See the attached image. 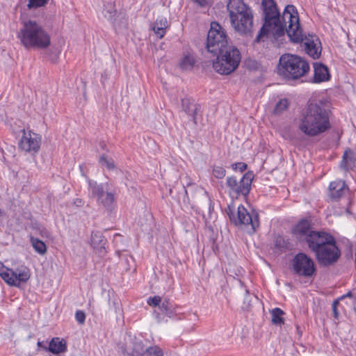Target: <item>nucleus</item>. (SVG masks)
Segmentation results:
<instances>
[{
  "instance_id": "nucleus-1",
  "label": "nucleus",
  "mask_w": 356,
  "mask_h": 356,
  "mask_svg": "<svg viewBox=\"0 0 356 356\" xmlns=\"http://www.w3.org/2000/svg\"><path fill=\"white\" fill-rule=\"evenodd\" d=\"M261 7L264 22L255 42L264 40V37L268 35L277 39L286 33L293 42L299 43L305 40V49L307 54L314 59L320 57L322 50L321 42L316 35L304 38L298 13L294 6L287 5L282 15H280L274 0H262Z\"/></svg>"
},
{
  "instance_id": "nucleus-11",
  "label": "nucleus",
  "mask_w": 356,
  "mask_h": 356,
  "mask_svg": "<svg viewBox=\"0 0 356 356\" xmlns=\"http://www.w3.org/2000/svg\"><path fill=\"white\" fill-rule=\"evenodd\" d=\"M295 273L303 277H312L315 271L313 260L305 253L297 254L292 261Z\"/></svg>"
},
{
  "instance_id": "nucleus-19",
  "label": "nucleus",
  "mask_w": 356,
  "mask_h": 356,
  "mask_svg": "<svg viewBox=\"0 0 356 356\" xmlns=\"http://www.w3.org/2000/svg\"><path fill=\"white\" fill-rule=\"evenodd\" d=\"M312 229L311 222L308 220H302L300 221L294 229V234L299 240L305 241L310 232H313Z\"/></svg>"
},
{
  "instance_id": "nucleus-24",
  "label": "nucleus",
  "mask_w": 356,
  "mask_h": 356,
  "mask_svg": "<svg viewBox=\"0 0 356 356\" xmlns=\"http://www.w3.org/2000/svg\"><path fill=\"white\" fill-rule=\"evenodd\" d=\"M188 198L193 200L206 199L207 194L206 191L200 186H191L186 190Z\"/></svg>"
},
{
  "instance_id": "nucleus-34",
  "label": "nucleus",
  "mask_w": 356,
  "mask_h": 356,
  "mask_svg": "<svg viewBox=\"0 0 356 356\" xmlns=\"http://www.w3.org/2000/svg\"><path fill=\"white\" fill-rule=\"evenodd\" d=\"M48 1L49 0H29L27 6L29 9L37 8L44 6Z\"/></svg>"
},
{
  "instance_id": "nucleus-38",
  "label": "nucleus",
  "mask_w": 356,
  "mask_h": 356,
  "mask_svg": "<svg viewBox=\"0 0 356 356\" xmlns=\"http://www.w3.org/2000/svg\"><path fill=\"white\" fill-rule=\"evenodd\" d=\"M232 167L235 170H238L239 171L243 172L245 170H246L248 165L246 163H245L243 162H238V163L232 164Z\"/></svg>"
},
{
  "instance_id": "nucleus-17",
  "label": "nucleus",
  "mask_w": 356,
  "mask_h": 356,
  "mask_svg": "<svg viewBox=\"0 0 356 356\" xmlns=\"http://www.w3.org/2000/svg\"><path fill=\"white\" fill-rule=\"evenodd\" d=\"M349 188L343 180L338 179L330 182L328 194L332 199L345 198L349 193Z\"/></svg>"
},
{
  "instance_id": "nucleus-42",
  "label": "nucleus",
  "mask_w": 356,
  "mask_h": 356,
  "mask_svg": "<svg viewBox=\"0 0 356 356\" xmlns=\"http://www.w3.org/2000/svg\"><path fill=\"white\" fill-rule=\"evenodd\" d=\"M40 233H41V235L43 237H49V232H48V230H47L46 229H42L41 231H40Z\"/></svg>"
},
{
  "instance_id": "nucleus-8",
  "label": "nucleus",
  "mask_w": 356,
  "mask_h": 356,
  "mask_svg": "<svg viewBox=\"0 0 356 356\" xmlns=\"http://www.w3.org/2000/svg\"><path fill=\"white\" fill-rule=\"evenodd\" d=\"M228 209L229 211L228 215L229 216L230 220L236 225L247 226L248 227V233H254L256 229L259 227V222L257 213L252 216L244 206L239 205L237 210V216L235 217L231 211V205H228Z\"/></svg>"
},
{
  "instance_id": "nucleus-15",
  "label": "nucleus",
  "mask_w": 356,
  "mask_h": 356,
  "mask_svg": "<svg viewBox=\"0 0 356 356\" xmlns=\"http://www.w3.org/2000/svg\"><path fill=\"white\" fill-rule=\"evenodd\" d=\"M254 175L251 172L245 173L241 181L233 189L229 190V195L232 199H238L241 195L246 197L250 193L251 184Z\"/></svg>"
},
{
  "instance_id": "nucleus-12",
  "label": "nucleus",
  "mask_w": 356,
  "mask_h": 356,
  "mask_svg": "<svg viewBox=\"0 0 356 356\" xmlns=\"http://www.w3.org/2000/svg\"><path fill=\"white\" fill-rule=\"evenodd\" d=\"M232 26L241 35H251L253 29V14H243L238 17H232Z\"/></svg>"
},
{
  "instance_id": "nucleus-7",
  "label": "nucleus",
  "mask_w": 356,
  "mask_h": 356,
  "mask_svg": "<svg viewBox=\"0 0 356 356\" xmlns=\"http://www.w3.org/2000/svg\"><path fill=\"white\" fill-rule=\"evenodd\" d=\"M0 276L10 286H19L30 278L29 269L26 266L16 268L15 270L6 268L0 262Z\"/></svg>"
},
{
  "instance_id": "nucleus-25",
  "label": "nucleus",
  "mask_w": 356,
  "mask_h": 356,
  "mask_svg": "<svg viewBox=\"0 0 356 356\" xmlns=\"http://www.w3.org/2000/svg\"><path fill=\"white\" fill-rule=\"evenodd\" d=\"M353 152L350 149L344 152L340 166L344 170L353 169L355 167V160L353 159Z\"/></svg>"
},
{
  "instance_id": "nucleus-41",
  "label": "nucleus",
  "mask_w": 356,
  "mask_h": 356,
  "mask_svg": "<svg viewBox=\"0 0 356 356\" xmlns=\"http://www.w3.org/2000/svg\"><path fill=\"white\" fill-rule=\"evenodd\" d=\"M200 7H205L208 4V0H191Z\"/></svg>"
},
{
  "instance_id": "nucleus-33",
  "label": "nucleus",
  "mask_w": 356,
  "mask_h": 356,
  "mask_svg": "<svg viewBox=\"0 0 356 356\" xmlns=\"http://www.w3.org/2000/svg\"><path fill=\"white\" fill-rule=\"evenodd\" d=\"M289 106V101L287 99L284 98L280 99L275 105L274 108V113L276 114H280L282 113L284 110H286Z\"/></svg>"
},
{
  "instance_id": "nucleus-40",
  "label": "nucleus",
  "mask_w": 356,
  "mask_h": 356,
  "mask_svg": "<svg viewBox=\"0 0 356 356\" xmlns=\"http://www.w3.org/2000/svg\"><path fill=\"white\" fill-rule=\"evenodd\" d=\"M75 317L76 321L81 324H83L86 319V315L82 311H77L76 312Z\"/></svg>"
},
{
  "instance_id": "nucleus-28",
  "label": "nucleus",
  "mask_w": 356,
  "mask_h": 356,
  "mask_svg": "<svg viewBox=\"0 0 356 356\" xmlns=\"http://www.w3.org/2000/svg\"><path fill=\"white\" fill-rule=\"evenodd\" d=\"M160 311L169 318H172L177 315L175 307L168 300H164L159 306Z\"/></svg>"
},
{
  "instance_id": "nucleus-22",
  "label": "nucleus",
  "mask_w": 356,
  "mask_h": 356,
  "mask_svg": "<svg viewBox=\"0 0 356 356\" xmlns=\"http://www.w3.org/2000/svg\"><path fill=\"white\" fill-rule=\"evenodd\" d=\"M168 26L169 25L167 19L161 17L155 21L152 29L156 36L161 39L165 34V31Z\"/></svg>"
},
{
  "instance_id": "nucleus-26",
  "label": "nucleus",
  "mask_w": 356,
  "mask_h": 356,
  "mask_svg": "<svg viewBox=\"0 0 356 356\" xmlns=\"http://www.w3.org/2000/svg\"><path fill=\"white\" fill-rule=\"evenodd\" d=\"M271 314V322L277 326H282L284 323L283 315L284 312L280 308L276 307L270 311Z\"/></svg>"
},
{
  "instance_id": "nucleus-4",
  "label": "nucleus",
  "mask_w": 356,
  "mask_h": 356,
  "mask_svg": "<svg viewBox=\"0 0 356 356\" xmlns=\"http://www.w3.org/2000/svg\"><path fill=\"white\" fill-rule=\"evenodd\" d=\"M309 70V63L300 56L285 54L280 58L278 72L286 79H298L305 76Z\"/></svg>"
},
{
  "instance_id": "nucleus-23",
  "label": "nucleus",
  "mask_w": 356,
  "mask_h": 356,
  "mask_svg": "<svg viewBox=\"0 0 356 356\" xmlns=\"http://www.w3.org/2000/svg\"><path fill=\"white\" fill-rule=\"evenodd\" d=\"M181 106L184 111L188 116H191L195 124H196V114L198 110V106L191 102L188 99H183L181 100Z\"/></svg>"
},
{
  "instance_id": "nucleus-31",
  "label": "nucleus",
  "mask_w": 356,
  "mask_h": 356,
  "mask_svg": "<svg viewBox=\"0 0 356 356\" xmlns=\"http://www.w3.org/2000/svg\"><path fill=\"white\" fill-rule=\"evenodd\" d=\"M145 356H164L162 349L157 346H153L147 348L144 353Z\"/></svg>"
},
{
  "instance_id": "nucleus-20",
  "label": "nucleus",
  "mask_w": 356,
  "mask_h": 356,
  "mask_svg": "<svg viewBox=\"0 0 356 356\" xmlns=\"http://www.w3.org/2000/svg\"><path fill=\"white\" fill-rule=\"evenodd\" d=\"M314 82L321 83L330 79V74L327 67L321 63H315Z\"/></svg>"
},
{
  "instance_id": "nucleus-30",
  "label": "nucleus",
  "mask_w": 356,
  "mask_h": 356,
  "mask_svg": "<svg viewBox=\"0 0 356 356\" xmlns=\"http://www.w3.org/2000/svg\"><path fill=\"white\" fill-rule=\"evenodd\" d=\"M195 63L194 58L191 56H184L180 61V67L182 70H188L191 69Z\"/></svg>"
},
{
  "instance_id": "nucleus-16",
  "label": "nucleus",
  "mask_w": 356,
  "mask_h": 356,
  "mask_svg": "<svg viewBox=\"0 0 356 356\" xmlns=\"http://www.w3.org/2000/svg\"><path fill=\"white\" fill-rule=\"evenodd\" d=\"M227 8L229 18L238 17L243 14L252 13V9L243 1V0H229Z\"/></svg>"
},
{
  "instance_id": "nucleus-46",
  "label": "nucleus",
  "mask_w": 356,
  "mask_h": 356,
  "mask_svg": "<svg viewBox=\"0 0 356 356\" xmlns=\"http://www.w3.org/2000/svg\"><path fill=\"white\" fill-rule=\"evenodd\" d=\"M79 168H80V170H81V172H83V168H82V166H81V165H80V166H79ZM82 175H84L83 172H82Z\"/></svg>"
},
{
  "instance_id": "nucleus-10",
  "label": "nucleus",
  "mask_w": 356,
  "mask_h": 356,
  "mask_svg": "<svg viewBox=\"0 0 356 356\" xmlns=\"http://www.w3.org/2000/svg\"><path fill=\"white\" fill-rule=\"evenodd\" d=\"M89 192L92 198L105 200H114L117 198L115 188L112 184L106 182L104 184H99L97 181L88 179Z\"/></svg>"
},
{
  "instance_id": "nucleus-43",
  "label": "nucleus",
  "mask_w": 356,
  "mask_h": 356,
  "mask_svg": "<svg viewBox=\"0 0 356 356\" xmlns=\"http://www.w3.org/2000/svg\"><path fill=\"white\" fill-rule=\"evenodd\" d=\"M345 297H352V293L351 292H348L346 295H344L343 296H341V298H339V300H341V299H343Z\"/></svg>"
},
{
  "instance_id": "nucleus-3",
  "label": "nucleus",
  "mask_w": 356,
  "mask_h": 356,
  "mask_svg": "<svg viewBox=\"0 0 356 356\" xmlns=\"http://www.w3.org/2000/svg\"><path fill=\"white\" fill-rule=\"evenodd\" d=\"M18 37L26 49H45L51 43L49 35L40 24L34 20H29L23 23Z\"/></svg>"
},
{
  "instance_id": "nucleus-18",
  "label": "nucleus",
  "mask_w": 356,
  "mask_h": 356,
  "mask_svg": "<svg viewBox=\"0 0 356 356\" xmlns=\"http://www.w3.org/2000/svg\"><path fill=\"white\" fill-rule=\"evenodd\" d=\"M90 244L95 252L99 256H104L106 254V239L99 232H92Z\"/></svg>"
},
{
  "instance_id": "nucleus-2",
  "label": "nucleus",
  "mask_w": 356,
  "mask_h": 356,
  "mask_svg": "<svg viewBox=\"0 0 356 356\" xmlns=\"http://www.w3.org/2000/svg\"><path fill=\"white\" fill-rule=\"evenodd\" d=\"M330 127L328 113L320 101L308 104L298 126L302 133L312 137L325 132Z\"/></svg>"
},
{
  "instance_id": "nucleus-44",
  "label": "nucleus",
  "mask_w": 356,
  "mask_h": 356,
  "mask_svg": "<svg viewBox=\"0 0 356 356\" xmlns=\"http://www.w3.org/2000/svg\"><path fill=\"white\" fill-rule=\"evenodd\" d=\"M296 329H297L298 334H301V331H300V327L298 325L296 326Z\"/></svg>"
},
{
  "instance_id": "nucleus-27",
  "label": "nucleus",
  "mask_w": 356,
  "mask_h": 356,
  "mask_svg": "<svg viewBox=\"0 0 356 356\" xmlns=\"http://www.w3.org/2000/svg\"><path fill=\"white\" fill-rule=\"evenodd\" d=\"M102 14L108 20H112L116 14L115 5L114 1L109 0L104 3Z\"/></svg>"
},
{
  "instance_id": "nucleus-13",
  "label": "nucleus",
  "mask_w": 356,
  "mask_h": 356,
  "mask_svg": "<svg viewBox=\"0 0 356 356\" xmlns=\"http://www.w3.org/2000/svg\"><path fill=\"white\" fill-rule=\"evenodd\" d=\"M40 136L31 131L26 132L23 129V136L19 143V147L25 152L34 154L38 152L40 147Z\"/></svg>"
},
{
  "instance_id": "nucleus-9",
  "label": "nucleus",
  "mask_w": 356,
  "mask_h": 356,
  "mask_svg": "<svg viewBox=\"0 0 356 356\" xmlns=\"http://www.w3.org/2000/svg\"><path fill=\"white\" fill-rule=\"evenodd\" d=\"M318 262L324 266L332 265L339 259L341 252L336 245L335 240L330 241L315 252Z\"/></svg>"
},
{
  "instance_id": "nucleus-39",
  "label": "nucleus",
  "mask_w": 356,
  "mask_h": 356,
  "mask_svg": "<svg viewBox=\"0 0 356 356\" xmlns=\"http://www.w3.org/2000/svg\"><path fill=\"white\" fill-rule=\"evenodd\" d=\"M339 299H337L332 304V312H333V316H334V318L335 319H338L339 318V314L338 310H337V306L339 305Z\"/></svg>"
},
{
  "instance_id": "nucleus-36",
  "label": "nucleus",
  "mask_w": 356,
  "mask_h": 356,
  "mask_svg": "<svg viewBox=\"0 0 356 356\" xmlns=\"http://www.w3.org/2000/svg\"><path fill=\"white\" fill-rule=\"evenodd\" d=\"M161 298L159 296H155L154 297H150L148 300H147V303L149 306H152V307H156L158 306L159 307V306L161 305Z\"/></svg>"
},
{
  "instance_id": "nucleus-35",
  "label": "nucleus",
  "mask_w": 356,
  "mask_h": 356,
  "mask_svg": "<svg viewBox=\"0 0 356 356\" xmlns=\"http://www.w3.org/2000/svg\"><path fill=\"white\" fill-rule=\"evenodd\" d=\"M226 171L221 166H215L213 170V175L218 179H222L225 176Z\"/></svg>"
},
{
  "instance_id": "nucleus-32",
  "label": "nucleus",
  "mask_w": 356,
  "mask_h": 356,
  "mask_svg": "<svg viewBox=\"0 0 356 356\" xmlns=\"http://www.w3.org/2000/svg\"><path fill=\"white\" fill-rule=\"evenodd\" d=\"M99 162L102 166H105L108 170H114L115 168L113 160L112 159H108L104 154L99 157Z\"/></svg>"
},
{
  "instance_id": "nucleus-5",
  "label": "nucleus",
  "mask_w": 356,
  "mask_h": 356,
  "mask_svg": "<svg viewBox=\"0 0 356 356\" xmlns=\"http://www.w3.org/2000/svg\"><path fill=\"white\" fill-rule=\"evenodd\" d=\"M216 55L217 58L213 62V67L220 74H229L234 72L241 59L239 50L232 44L221 49Z\"/></svg>"
},
{
  "instance_id": "nucleus-6",
  "label": "nucleus",
  "mask_w": 356,
  "mask_h": 356,
  "mask_svg": "<svg viewBox=\"0 0 356 356\" xmlns=\"http://www.w3.org/2000/svg\"><path fill=\"white\" fill-rule=\"evenodd\" d=\"M229 44L225 30L218 23L212 22L207 34L206 46L207 51L216 54L221 49Z\"/></svg>"
},
{
  "instance_id": "nucleus-14",
  "label": "nucleus",
  "mask_w": 356,
  "mask_h": 356,
  "mask_svg": "<svg viewBox=\"0 0 356 356\" xmlns=\"http://www.w3.org/2000/svg\"><path fill=\"white\" fill-rule=\"evenodd\" d=\"M305 241L308 247L315 253L328 242L334 241V237L324 232L314 231L310 232Z\"/></svg>"
},
{
  "instance_id": "nucleus-21",
  "label": "nucleus",
  "mask_w": 356,
  "mask_h": 356,
  "mask_svg": "<svg viewBox=\"0 0 356 356\" xmlns=\"http://www.w3.org/2000/svg\"><path fill=\"white\" fill-rule=\"evenodd\" d=\"M47 350L54 354L65 353L67 351V343L63 339L54 337L50 341Z\"/></svg>"
},
{
  "instance_id": "nucleus-37",
  "label": "nucleus",
  "mask_w": 356,
  "mask_h": 356,
  "mask_svg": "<svg viewBox=\"0 0 356 356\" xmlns=\"http://www.w3.org/2000/svg\"><path fill=\"white\" fill-rule=\"evenodd\" d=\"M238 184L237 180L234 177H229L227 178V186L229 188V190L233 189L234 187H236V185Z\"/></svg>"
},
{
  "instance_id": "nucleus-45",
  "label": "nucleus",
  "mask_w": 356,
  "mask_h": 356,
  "mask_svg": "<svg viewBox=\"0 0 356 356\" xmlns=\"http://www.w3.org/2000/svg\"><path fill=\"white\" fill-rule=\"evenodd\" d=\"M3 212L0 209V218L1 217H3Z\"/></svg>"
},
{
  "instance_id": "nucleus-29",
  "label": "nucleus",
  "mask_w": 356,
  "mask_h": 356,
  "mask_svg": "<svg viewBox=\"0 0 356 356\" xmlns=\"http://www.w3.org/2000/svg\"><path fill=\"white\" fill-rule=\"evenodd\" d=\"M31 243L34 250L40 254H44L47 252L45 243L37 238L31 237Z\"/></svg>"
}]
</instances>
